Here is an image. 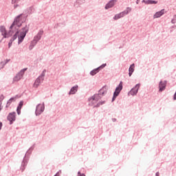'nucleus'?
<instances>
[{
  "label": "nucleus",
  "mask_w": 176,
  "mask_h": 176,
  "mask_svg": "<svg viewBox=\"0 0 176 176\" xmlns=\"http://www.w3.org/2000/svg\"><path fill=\"white\" fill-rule=\"evenodd\" d=\"M21 0H11V3L13 5L14 9H17V8H20V4H19V2H20Z\"/></svg>",
  "instance_id": "obj_17"
},
{
  "label": "nucleus",
  "mask_w": 176,
  "mask_h": 176,
  "mask_svg": "<svg viewBox=\"0 0 176 176\" xmlns=\"http://www.w3.org/2000/svg\"><path fill=\"white\" fill-rule=\"evenodd\" d=\"M7 119L10 121V124H13L14 122H16V112H12L8 114Z\"/></svg>",
  "instance_id": "obj_10"
},
{
  "label": "nucleus",
  "mask_w": 176,
  "mask_h": 176,
  "mask_svg": "<svg viewBox=\"0 0 176 176\" xmlns=\"http://www.w3.org/2000/svg\"><path fill=\"white\" fill-rule=\"evenodd\" d=\"M9 61H10V59H6V60H4L3 61H1L0 63V67L1 68H3L5 67V65L8 64V63H9Z\"/></svg>",
  "instance_id": "obj_25"
},
{
  "label": "nucleus",
  "mask_w": 176,
  "mask_h": 176,
  "mask_svg": "<svg viewBox=\"0 0 176 176\" xmlns=\"http://www.w3.org/2000/svg\"><path fill=\"white\" fill-rule=\"evenodd\" d=\"M13 101H16V98H11L7 102V105H10Z\"/></svg>",
  "instance_id": "obj_26"
},
{
  "label": "nucleus",
  "mask_w": 176,
  "mask_h": 176,
  "mask_svg": "<svg viewBox=\"0 0 176 176\" xmlns=\"http://www.w3.org/2000/svg\"><path fill=\"white\" fill-rule=\"evenodd\" d=\"M77 176H86V175L83 173H80V172H78Z\"/></svg>",
  "instance_id": "obj_29"
},
{
  "label": "nucleus",
  "mask_w": 176,
  "mask_h": 176,
  "mask_svg": "<svg viewBox=\"0 0 176 176\" xmlns=\"http://www.w3.org/2000/svg\"><path fill=\"white\" fill-rule=\"evenodd\" d=\"M122 90H123V82H120L119 85L116 88V90L113 93L112 101H115V100H116V97H118V96L120 94V92L122 91Z\"/></svg>",
  "instance_id": "obj_7"
},
{
  "label": "nucleus",
  "mask_w": 176,
  "mask_h": 176,
  "mask_svg": "<svg viewBox=\"0 0 176 176\" xmlns=\"http://www.w3.org/2000/svg\"><path fill=\"white\" fill-rule=\"evenodd\" d=\"M23 102L21 101L19 102V106L17 107L16 112H17L18 115H20V113H21V108H23Z\"/></svg>",
  "instance_id": "obj_23"
},
{
  "label": "nucleus",
  "mask_w": 176,
  "mask_h": 176,
  "mask_svg": "<svg viewBox=\"0 0 176 176\" xmlns=\"http://www.w3.org/2000/svg\"><path fill=\"white\" fill-rule=\"evenodd\" d=\"M25 21V15L24 14H21L16 16L13 23L10 26V32H15L16 34H20V27L23 25V23Z\"/></svg>",
  "instance_id": "obj_2"
},
{
  "label": "nucleus",
  "mask_w": 176,
  "mask_h": 176,
  "mask_svg": "<svg viewBox=\"0 0 176 176\" xmlns=\"http://www.w3.org/2000/svg\"><path fill=\"white\" fill-rule=\"evenodd\" d=\"M98 72H100V67H98L91 71L90 75H91V76H94V75H96V74H98Z\"/></svg>",
  "instance_id": "obj_24"
},
{
  "label": "nucleus",
  "mask_w": 176,
  "mask_h": 176,
  "mask_svg": "<svg viewBox=\"0 0 176 176\" xmlns=\"http://www.w3.org/2000/svg\"><path fill=\"white\" fill-rule=\"evenodd\" d=\"M166 13V10L164 9L161 10L160 11L156 12L153 16V19H160L162 16H163Z\"/></svg>",
  "instance_id": "obj_13"
},
{
  "label": "nucleus",
  "mask_w": 176,
  "mask_h": 176,
  "mask_svg": "<svg viewBox=\"0 0 176 176\" xmlns=\"http://www.w3.org/2000/svg\"><path fill=\"white\" fill-rule=\"evenodd\" d=\"M122 17H124V16L123 15L122 12H120L118 14H116L114 16H113V20L116 21V20H119V19H122Z\"/></svg>",
  "instance_id": "obj_22"
},
{
  "label": "nucleus",
  "mask_w": 176,
  "mask_h": 176,
  "mask_svg": "<svg viewBox=\"0 0 176 176\" xmlns=\"http://www.w3.org/2000/svg\"><path fill=\"white\" fill-rule=\"evenodd\" d=\"M131 8L127 7L124 11L121 12L124 17V16H127L129 13H131Z\"/></svg>",
  "instance_id": "obj_19"
},
{
  "label": "nucleus",
  "mask_w": 176,
  "mask_h": 176,
  "mask_svg": "<svg viewBox=\"0 0 176 176\" xmlns=\"http://www.w3.org/2000/svg\"><path fill=\"white\" fill-rule=\"evenodd\" d=\"M142 2L145 5H156L157 3V1L154 0H142Z\"/></svg>",
  "instance_id": "obj_16"
},
{
  "label": "nucleus",
  "mask_w": 176,
  "mask_h": 176,
  "mask_svg": "<svg viewBox=\"0 0 176 176\" xmlns=\"http://www.w3.org/2000/svg\"><path fill=\"white\" fill-rule=\"evenodd\" d=\"M42 35H43V30H40L38 32L33 38V40L37 43L42 38Z\"/></svg>",
  "instance_id": "obj_11"
},
{
  "label": "nucleus",
  "mask_w": 176,
  "mask_h": 176,
  "mask_svg": "<svg viewBox=\"0 0 176 176\" xmlns=\"http://www.w3.org/2000/svg\"><path fill=\"white\" fill-rule=\"evenodd\" d=\"M166 86H167V81H160L159 83L160 91H164V90H166Z\"/></svg>",
  "instance_id": "obj_14"
},
{
  "label": "nucleus",
  "mask_w": 176,
  "mask_h": 176,
  "mask_svg": "<svg viewBox=\"0 0 176 176\" xmlns=\"http://www.w3.org/2000/svg\"><path fill=\"white\" fill-rule=\"evenodd\" d=\"M105 67H107V64H102L99 68H105Z\"/></svg>",
  "instance_id": "obj_30"
},
{
  "label": "nucleus",
  "mask_w": 176,
  "mask_h": 176,
  "mask_svg": "<svg viewBox=\"0 0 176 176\" xmlns=\"http://www.w3.org/2000/svg\"><path fill=\"white\" fill-rule=\"evenodd\" d=\"M116 2H118V0H111L106 4L104 9H106V10H108V9L113 8L115 5H116Z\"/></svg>",
  "instance_id": "obj_12"
},
{
  "label": "nucleus",
  "mask_w": 176,
  "mask_h": 176,
  "mask_svg": "<svg viewBox=\"0 0 176 176\" xmlns=\"http://www.w3.org/2000/svg\"><path fill=\"white\" fill-rule=\"evenodd\" d=\"M135 68V66L134 63L130 65L129 69V76H131L133 75V72H134V69Z\"/></svg>",
  "instance_id": "obj_21"
},
{
  "label": "nucleus",
  "mask_w": 176,
  "mask_h": 176,
  "mask_svg": "<svg viewBox=\"0 0 176 176\" xmlns=\"http://www.w3.org/2000/svg\"><path fill=\"white\" fill-rule=\"evenodd\" d=\"M140 0H137V1H136L137 5H138V3H140Z\"/></svg>",
  "instance_id": "obj_34"
},
{
  "label": "nucleus",
  "mask_w": 176,
  "mask_h": 176,
  "mask_svg": "<svg viewBox=\"0 0 176 176\" xmlns=\"http://www.w3.org/2000/svg\"><path fill=\"white\" fill-rule=\"evenodd\" d=\"M37 43H38L36 41H35V40L31 41L30 45H29V50H32V49H34V47H35V46H36Z\"/></svg>",
  "instance_id": "obj_20"
},
{
  "label": "nucleus",
  "mask_w": 176,
  "mask_h": 176,
  "mask_svg": "<svg viewBox=\"0 0 176 176\" xmlns=\"http://www.w3.org/2000/svg\"><path fill=\"white\" fill-rule=\"evenodd\" d=\"M26 71H27V68H25L21 69L18 74H16V75L13 78V83L16 82H19V80H21Z\"/></svg>",
  "instance_id": "obj_8"
},
{
  "label": "nucleus",
  "mask_w": 176,
  "mask_h": 176,
  "mask_svg": "<svg viewBox=\"0 0 176 176\" xmlns=\"http://www.w3.org/2000/svg\"><path fill=\"white\" fill-rule=\"evenodd\" d=\"M155 176H160V173L159 172H157Z\"/></svg>",
  "instance_id": "obj_32"
},
{
  "label": "nucleus",
  "mask_w": 176,
  "mask_h": 176,
  "mask_svg": "<svg viewBox=\"0 0 176 176\" xmlns=\"http://www.w3.org/2000/svg\"><path fill=\"white\" fill-rule=\"evenodd\" d=\"M43 112H45V102L37 104L35 110L36 116H39V115H42Z\"/></svg>",
  "instance_id": "obj_4"
},
{
  "label": "nucleus",
  "mask_w": 176,
  "mask_h": 176,
  "mask_svg": "<svg viewBox=\"0 0 176 176\" xmlns=\"http://www.w3.org/2000/svg\"><path fill=\"white\" fill-rule=\"evenodd\" d=\"M108 91V87L107 85L102 87L99 91V96H105Z\"/></svg>",
  "instance_id": "obj_15"
},
{
  "label": "nucleus",
  "mask_w": 176,
  "mask_h": 176,
  "mask_svg": "<svg viewBox=\"0 0 176 176\" xmlns=\"http://www.w3.org/2000/svg\"><path fill=\"white\" fill-rule=\"evenodd\" d=\"M140 84H137L133 88L130 90V91L128 93V96H137L138 90H140Z\"/></svg>",
  "instance_id": "obj_9"
},
{
  "label": "nucleus",
  "mask_w": 176,
  "mask_h": 176,
  "mask_svg": "<svg viewBox=\"0 0 176 176\" xmlns=\"http://www.w3.org/2000/svg\"><path fill=\"white\" fill-rule=\"evenodd\" d=\"M26 164H25V162H23L22 166H23L21 167L22 171H24V170H25V166H26Z\"/></svg>",
  "instance_id": "obj_28"
},
{
  "label": "nucleus",
  "mask_w": 176,
  "mask_h": 176,
  "mask_svg": "<svg viewBox=\"0 0 176 176\" xmlns=\"http://www.w3.org/2000/svg\"><path fill=\"white\" fill-rule=\"evenodd\" d=\"M44 80H45V72H43L34 81L33 87H34V89H38L41 83H42V82H43Z\"/></svg>",
  "instance_id": "obj_6"
},
{
  "label": "nucleus",
  "mask_w": 176,
  "mask_h": 176,
  "mask_svg": "<svg viewBox=\"0 0 176 176\" xmlns=\"http://www.w3.org/2000/svg\"><path fill=\"white\" fill-rule=\"evenodd\" d=\"M28 31H30V27L28 25H25L21 29L19 34L15 33L13 35V36L11 38L8 43L9 49L12 47V45L14 41H16L17 38H18V45H20L21 43H22L23 41H24V38H25V36L27 35V34H28Z\"/></svg>",
  "instance_id": "obj_1"
},
{
  "label": "nucleus",
  "mask_w": 176,
  "mask_h": 176,
  "mask_svg": "<svg viewBox=\"0 0 176 176\" xmlns=\"http://www.w3.org/2000/svg\"><path fill=\"white\" fill-rule=\"evenodd\" d=\"M1 129H2V122H0V130H1Z\"/></svg>",
  "instance_id": "obj_33"
},
{
  "label": "nucleus",
  "mask_w": 176,
  "mask_h": 176,
  "mask_svg": "<svg viewBox=\"0 0 176 176\" xmlns=\"http://www.w3.org/2000/svg\"><path fill=\"white\" fill-rule=\"evenodd\" d=\"M100 100H101L100 94H94L91 98H89V105L90 107H94V108H100L101 105H104V104H105V100L100 101Z\"/></svg>",
  "instance_id": "obj_3"
},
{
  "label": "nucleus",
  "mask_w": 176,
  "mask_h": 176,
  "mask_svg": "<svg viewBox=\"0 0 176 176\" xmlns=\"http://www.w3.org/2000/svg\"><path fill=\"white\" fill-rule=\"evenodd\" d=\"M0 32L1 33V35L3 36V38H10L13 34H16V32H10V27L9 32H8L5 26L0 27Z\"/></svg>",
  "instance_id": "obj_5"
},
{
  "label": "nucleus",
  "mask_w": 176,
  "mask_h": 176,
  "mask_svg": "<svg viewBox=\"0 0 176 176\" xmlns=\"http://www.w3.org/2000/svg\"><path fill=\"white\" fill-rule=\"evenodd\" d=\"M85 0H77L78 3H83Z\"/></svg>",
  "instance_id": "obj_31"
},
{
  "label": "nucleus",
  "mask_w": 176,
  "mask_h": 176,
  "mask_svg": "<svg viewBox=\"0 0 176 176\" xmlns=\"http://www.w3.org/2000/svg\"><path fill=\"white\" fill-rule=\"evenodd\" d=\"M172 24H175L176 23V15L173 16V18L171 20Z\"/></svg>",
  "instance_id": "obj_27"
},
{
  "label": "nucleus",
  "mask_w": 176,
  "mask_h": 176,
  "mask_svg": "<svg viewBox=\"0 0 176 176\" xmlns=\"http://www.w3.org/2000/svg\"><path fill=\"white\" fill-rule=\"evenodd\" d=\"M1 111H2V108H1V106H0V112H1Z\"/></svg>",
  "instance_id": "obj_35"
},
{
  "label": "nucleus",
  "mask_w": 176,
  "mask_h": 176,
  "mask_svg": "<svg viewBox=\"0 0 176 176\" xmlns=\"http://www.w3.org/2000/svg\"><path fill=\"white\" fill-rule=\"evenodd\" d=\"M77 91H78V85H75L71 88V89L69 92V96H71L72 94H76Z\"/></svg>",
  "instance_id": "obj_18"
}]
</instances>
